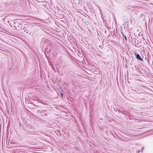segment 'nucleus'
Returning <instances> with one entry per match:
<instances>
[{"mask_svg": "<svg viewBox=\"0 0 153 153\" xmlns=\"http://www.w3.org/2000/svg\"><path fill=\"white\" fill-rule=\"evenodd\" d=\"M136 57L138 59L140 60L141 61L143 60V59L141 58V57H140V56L139 54H136Z\"/></svg>", "mask_w": 153, "mask_h": 153, "instance_id": "f257e3e1", "label": "nucleus"}, {"mask_svg": "<svg viewBox=\"0 0 153 153\" xmlns=\"http://www.w3.org/2000/svg\"><path fill=\"white\" fill-rule=\"evenodd\" d=\"M124 37H125V39L126 40H127V38H126V36H124Z\"/></svg>", "mask_w": 153, "mask_h": 153, "instance_id": "f03ea898", "label": "nucleus"}, {"mask_svg": "<svg viewBox=\"0 0 153 153\" xmlns=\"http://www.w3.org/2000/svg\"><path fill=\"white\" fill-rule=\"evenodd\" d=\"M61 95L62 97V98L63 97V94H62L61 93Z\"/></svg>", "mask_w": 153, "mask_h": 153, "instance_id": "7ed1b4c3", "label": "nucleus"}]
</instances>
